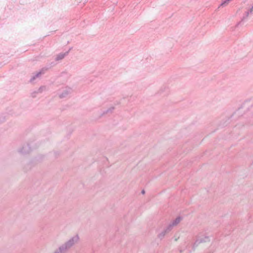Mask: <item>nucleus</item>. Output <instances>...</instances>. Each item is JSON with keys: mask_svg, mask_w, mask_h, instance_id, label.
<instances>
[{"mask_svg": "<svg viewBox=\"0 0 253 253\" xmlns=\"http://www.w3.org/2000/svg\"><path fill=\"white\" fill-rule=\"evenodd\" d=\"M72 49V47H71L69 48V49L67 51H66L64 53H60L59 54H58L55 59V61H59V60L63 59L66 55H67L68 54L69 51Z\"/></svg>", "mask_w": 253, "mask_h": 253, "instance_id": "nucleus-6", "label": "nucleus"}, {"mask_svg": "<svg viewBox=\"0 0 253 253\" xmlns=\"http://www.w3.org/2000/svg\"><path fill=\"white\" fill-rule=\"evenodd\" d=\"M79 240V237L78 235L74 236L60 246L54 253H66V252L73 246L75 243H77Z\"/></svg>", "mask_w": 253, "mask_h": 253, "instance_id": "nucleus-1", "label": "nucleus"}, {"mask_svg": "<svg viewBox=\"0 0 253 253\" xmlns=\"http://www.w3.org/2000/svg\"><path fill=\"white\" fill-rule=\"evenodd\" d=\"M182 219V217L178 216L172 222L167 226V230H171L174 226L178 224L180 221Z\"/></svg>", "mask_w": 253, "mask_h": 253, "instance_id": "nucleus-3", "label": "nucleus"}, {"mask_svg": "<svg viewBox=\"0 0 253 253\" xmlns=\"http://www.w3.org/2000/svg\"><path fill=\"white\" fill-rule=\"evenodd\" d=\"M199 235L196 236V240L193 245L192 249L193 251L195 250L196 248H197L200 243H203V241L199 240Z\"/></svg>", "mask_w": 253, "mask_h": 253, "instance_id": "nucleus-8", "label": "nucleus"}, {"mask_svg": "<svg viewBox=\"0 0 253 253\" xmlns=\"http://www.w3.org/2000/svg\"><path fill=\"white\" fill-rule=\"evenodd\" d=\"M44 87H45L43 86H41V87H40L37 90H36L37 93L42 92V91L43 88Z\"/></svg>", "mask_w": 253, "mask_h": 253, "instance_id": "nucleus-15", "label": "nucleus"}, {"mask_svg": "<svg viewBox=\"0 0 253 253\" xmlns=\"http://www.w3.org/2000/svg\"><path fill=\"white\" fill-rule=\"evenodd\" d=\"M141 194H145V190H144V189H143V190L141 191Z\"/></svg>", "mask_w": 253, "mask_h": 253, "instance_id": "nucleus-19", "label": "nucleus"}, {"mask_svg": "<svg viewBox=\"0 0 253 253\" xmlns=\"http://www.w3.org/2000/svg\"><path fill=\"white\" fill-rule=\"evenodd\" d=\"M32 147H33V148H36L37 147V146H34L32 143H27L24 144L22 146L18 149V151L19 153L23 155L28 154L32 151L33 149Z\"/></svg>", "mask_w": 253, "mask_h": 253, "instance_id": "nucleus-2", "label": "nucleus"}, {"mask_svg": "<svg viewBox=\"0 0 253 253\" xmlns=\"http://www.w3.org/2000/svg\"><path fill=\"white\" fill-rule=\"evenodd\" d=\"M253 6H252V7L247 11L249 12V13H251L253 12Z\"/></svg>", "mask_w": 253, "mask_h": 253, "instance_id": "nucleus-17", "label": "nucleus"}, {"mask_svg": "<svg viewBox=\"0 0 253 253\" xmlns=\"http://www.w3.org/2000/svg\"><path fill=\"white\" fill-rule=\"evenodd\" d=\"M164 89L165 90H168V88H167V87H165L164 88Z\"/></svg>", "mask_w": 253, "mask_h": 253, "instance_id": "nucleus-20", "label": "nucleus"}, {"mask_svg": "<svg viewBox=\"0 0 253 253\" xmlns=\"http://www.w3.org/2000/svg\"><path fill=\"white\" fill-rule=\"evenodd\" d=\"M230 1H231L230 0H222L219 6L224 7V6L227 5Z\"/></svg>", "mask_w": 253, "mask_h": 253, "instance_id": "nucleus-13", "label": "nucleus"}, {"mask_svg": "<svg viewBox=\"0 0 253 253\" xmlns=\"http://www.w3.org/2000/svg\"><path fill=\"white\" fill-rule=\"evenodd\" d=\"M55 155H56H56H59V153H57V152H55Z\"/></svg>", "mask_w": 253, "mask_h": 253, "instance_id": "nucleus-21", "label": "nucleus"}, {"mask_svg": "<svg viewBox=\"0 0 253 253\" xmlns=\"http://www.w3.org/2000/svg\"><path fill=\"white\" fill-rule=\"evenodd\" d=\"M72 91V89L70 87H66V88L63 90L62 92L59 95L60 98H63L66 97L68 95L70 94Z\"/></svg>", "mask_w": 253, "mask_h": 253, "instance_id": "nucleus-5", "label": "nucleus"}, {"mask_svg": "<svg viewBox=\"0 0 253 253\" xmlns=\"http://www.w3.org/2000/svg\"><path fill=\"white\" fill-rule=\"evenodd\" d=\"M114 109H115V107H113V106L111 107L110 108H108L107 110L103 111L102 112V113H101L100 114V118H101V117L103 116L105 114H108V113L112 114Z\"/></svg>", "mask_w": 253, "mask_h": 253, "instance_id": "nucleus-9", "label": "nucleus"}, {"mask_svg": "<svg viewBox=\"0 0 253 253\" xmlns=\"http://www.w3.org/2000/svg\"><path fill=\"white\" fill-rule=\"evenodd\" d=\"M171 230H167V227L166 229H164L162 232H161L160 233H159L158 235V237L160 239L162 240L164 238L166 233L169 232Z\"/></svg>", "mask_w": 253, "mask_h": 253, "instance_id": "nucleus-10", "label": "nucleus"}, {"mask_svg": "<svg viewBox=\"0 0 253 253\" xmlns=\"http://www.w3.org/2000/svg\"><path fill=\"white\" fill-rule=\"evenodd\" d=\"M37 91H33L32 93H31V95L34 98L36 96V94H37Z\"/></svg>", "mask_w": 253, "mask_h": 253, "instance_id": "nucleus-16", "label": "nucleus"}, {"mask_svg": "<svg viewBox=\"0 0 253 253\" xmlns=\"http://www.w3.org/2000/svg\"><path fill=\"white\" fill-rule=\"evenodd\" d=\"M242 21H241V20L236 25V27H238L240 24L242 22Z\"/></svg>", "mask_w": 253, "mask_h": 253, "instance_id": "nucleus-18", "label": "nucleus"}, {"mask_svg": "<svg viewBox=\"0 0 253 253\" xmlns=\"http://www.w3.org/2000/svg\"><path fill=\"white\" fill-rule=\"evenodd\" d=\"M33 167V163L32 162H30L24 166V169L25 171H27L31 169Z\"/></svg>", "mask_w": 253, "mask_h": 253, "instance_id": "nucleus-11", "label": "nucleus"}, {"mask_svg": "<svg viewBox=\"0 0 253 253\" xmlns=\"http://www.w3.org/2000/svg\"><path fill=\"white\" fill-rule=\"evenodd\" d=\"M230 0L231 1L232 0Z\"/></svg>", "mask_w": 253, "mask_h": 253, "instance_id": "nucleus-22", "label": "nucleus"}, {"mask_svg": "<svg viewBox=\"0 0 253 253\" xmlns=\"http://www.w3.org/2000/svg\"><path fill=\"white\" fill-rule=\"evenodd\" d=\"M199 236V240L203 241V243L209 242L210 241V237L208 236L205 235L204 237H202L200 235Z\"/></svg>", "mask_w": 253, "mask_h": 253, "instance_id": "nucleus-12", "label": "nucleus"}, {"mask_svg": "<svg viewBox=\"0 0 253 253\" xmlns=\"http://www.w3.org/2000/svg\"><path fill=\"white\" fill-rule=\"evenodd\" d=\"M44 73V69L43 68L39 72L37 73L34 76H33L30 79V82L32 83L33 81H34L37 78L39 77L41 75Z\"/></svg>", "mask_w": 253, "mask_h": 253, "instance_id": "nucleus-7", "label": "nucleus"}, {"mask_svg": "<svg viewBox=\"0 0 253 253\" xmlns=\"http://www.w3.org/2000/svg\"><path fill=\"white\" fill-rule=\"evenodd\" d=\"M252 6H253V5Z\"/></svg>", "mask_w": 253, "mask_h": 253, "instance_id": "nucleus-23", "label": "nucleus"}, {"mask_svg": "<svg viewBox=\"0 0 253 253\" xmlns=\"http://www.w3.org/2000/svg\"><path fill=\"white\" fill-rule=\"evenodd\" d=\"M249 12H246L245 15L243 17V18L241 19V21H243L245 19H247L249 16Z\"/></svg>", "mask_w": 253, "mask_h": 253, "instance_id": "nucleus-14", "label": "nucleus"}, {"mask_svg": "<svg viewBox=\"0 0 253 253\" xmlns=\"http://www.w3.org/2000/svg\"><path fill=\"white\" fill-rule=\"evenodd\" d=\"M249 103V101H245L241 106L240 107L238 108V109L234 112V114H237V115H239L240 114V110L241 109H245L246 110H249V108L248 105H247Z\"/></svg>", "mask_w": 253, "mask_h": 253, "instance_id": "nucleus-4", "label": "nucleus"}]
</instances>
